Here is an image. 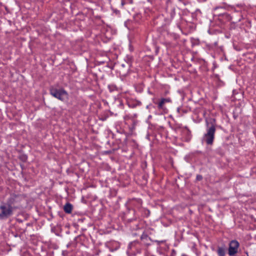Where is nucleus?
<instances>
[{
    "instance_id": "nucleus-7",
    "label": "nucleus",
    "mask_w": 256,
    "mask_h": 256,
    "mask_svg": "<svg viewBox=\"0 0 256 256\" xmlns=\"http://www.w3.org/2000/svg\"><path fill=\"white\" fill-rule=\"evenodd\" d=\"M72 205L70 203H67L64 206V210L66 213L70 214L72 212Z\"/></svg>"
},
{
    "instance_id": "nucleus-5",
    "label": "nucleus",
    "mask_w": 256,
    "mask_h": 256,
    "mask_svg": "<svg viewBox=\"0 0 256 256\" xmlns=\"http://www.w3.org/2000/svg\"><path fill=\"white\" fill-rule=\"evenodd\" d=\"M239 246V243L237 240L231 241L229 244L228 254L232 256L237 253Z\"/></svg>"
},
{
    "instance_id": "nucleus-1",
    "label": "nucleus",
    "mask_w": 256,
    "mask_h": 256,
    "mask_svg": "<svg viewBox=\"0 0 256 256\" xmlns=\"http://www.w3.org/2000/svg\"><path fill=\"white\" fill-rule=\"evenodd\" d=\"M211 126H208V123L206 122L207 128L206 132L204 134L202 142H206L208 145H212L214 138V134L216 132V127L214 124V120H211Z\"/></svg>"
},
{
    "instance_id": "nucleus-10",
    "label": "nucleus",
    "mask_w": 256,
    "mask_h": 256,
    "mask_svg": "<svg viewBox=\"0 0 256 256\" xmlns=\"http://www.w3.org/2000/svg\"><path fill=\"white\" fill-rule=\"evenodd\" d=\"M150 106V105L148 106L147 108H149V106Z\"/></svg>"
},
{
    "instance_id": "nucleus-4",
    "label": "nucleus",
    "mask_w": 256,
    "mask_h": 256,
    "mask_svg": "<svg viewBox=\"0 0 256 256\" xmlns=\"http://www.w3.org/2000/svg\"><path fill=\"white\" fill-rule=\"evenodd\" d=\"M141 245L138 241H134L130 242L128 246V249L131 253H140L141 252Z\"/></svg>"
},
{
    "instance_id": "nucleus-6",
    "label": "nucleus",
    "mask_w": 256,
    "mask_h": 256,
    "mask_svg": "<svg viewBox=\"0 0 256 256\" xmlns=\"http://www.w3.org/2000/svg\"><path fill=\"white\" fill-rule=\"evenodd\" d=\"M172 102L171 99L170 98H162L159 102L156 103L154 102V103L158 104V108L159 110L165 112L166 109L164 106V104L168 102Z\"/></svg>"
},
{
    "instance_id": "nucleus-3",
    "label": "nucleus",
    "mask_w": 256,
    "mask_h": 256,
    "mask_svg": "<svg viewBox=\"0 0 256 256\" xmlns=\"http://www.w3.org/2000/svg\"><path fill=\"white\" fill-rule=\"evenodd\" d=\"M2 212L0 214V218H8L12 214L13 208L8 204L4 203L0 206Z\"/></svg>"
},
{
    "instance_id": "nucleus-8",
    "label": "nucleus",
    "mask_w": 256,
    "mask_h": 256,
    "mask_svg": "<svg viewBox=\"0 0 256 256\" xmlns=\"http://www.w3.org/2000/svg\"><path fill=\"white\" fill-rule=\"evenodd\" d=\"M218 254L219 256H224V255H225L224 249L222 248H219L218 250Z\"/></svg>"
},
{
    "instance_id": "nucleus-9",
    "label": "nucleus",
    "mask_w": 256,
    "mask_h": 256,
    "mask_svg": "<svg viewBox=\"0 0 256 256\" xmlns=\"http://www.w3.org/2000/svg\"><path fill=\"white\" fill-rule=\"evenodd\" d=\"M196 178L198 180H201L202 179V176H198Z\"/></svg>"
},
{
    "instance_id": "nucleus-2",
    "label": "nucleus",
    "mask_w": 256,
    "mask_h": 256,
    "mask_svg": "<svg viewBox=\"0 0 256 256\" xmlns=\"http://www.w3.org/2000/svg\"><path fill=\"white\" fill-rule=\"evenodd\" d=\"M50 93L53 96L62 101H65L68 98V93L63 89L52 88Z\"/></svg>"
}]
</instances>
